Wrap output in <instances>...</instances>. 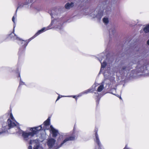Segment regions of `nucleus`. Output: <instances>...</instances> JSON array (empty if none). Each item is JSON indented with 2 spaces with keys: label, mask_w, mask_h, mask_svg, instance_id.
Returning a JSON list of instances; mask_svg holds the SVG:
<instances>
[{
  "label": "nucleus",
  "mask_w": 149,
  "mask_h": 149,
  "mask_svg": "<svg viewBox=\"0 0 149 149\" xmlns=\"http://www.w3.org/2000/svg\"><path fill=\"white\" fill-rule=\"evenodd\" d=\"M63 8V7L59 6H55L52 8L49 12V13L52 17V22L47 27H43L38 31V32L33 37L28 40H22L18 37L14 33H11L9 35L10 37L12 38V36H13V38L14 40H17L18 41L17 42L20 46L19 52V54L24 52L29 42L32 39L46 30L54 28L60 33H62L63 31V22L61 19L58 18L57 17L61 13Z\"/></svg>",
  "instance_id": "f257e3e1"
},
{
  "label": "nucleus",
  "mask_w": 149,
  "mask_h": 149,
  "mask_svg": "<svg viewBox=\"0 0 149 149\" xmlns=\"http://www.w3.org/2000/svg\"><path fill=\"white\" fill-rule=\"evenodd\" d=\"M50 118L49 117L43 123V124L36 127L31 128L30 129L31 132H26L21 130L19 127H17L16 129V132L19 135L22 134V136L25 140H27L31 137L33 136L38 133L39 131L42 128V125H43L42 130H45L49 128L50 123Z\"/></svg>",
  "instance_id": "f03ea898"
},
{
  "label": "nucleus",
  "mask_w": 149,
  "mask_h": 149,
  "mask_svg": "<svg viewBox=\"0 0 149 149\" xmlns=\"http://www.w3.org/2000/svg\"><path fill=\"white\" fill-rule=\"evenodd\" d=\"M109 3V0H106L101 4L100 10L97 12L98 7L95 10H92L91 13L89 14L90 16L96 20L100 21L103 16L104 12L107 14L110 12L111 8L108 5Z\"/></svg>",
  "instance_id": "7ed1b4c3"
},
{
  "label": "nucleus",
  "mask_w": 149,
  "mask_h": 149,
  "mask_svg": "<svg viewBox=\"0 0 149 149\" xmlns=\"http://www.w3.org/2000/svg\"><path fill=\"white\" fill-rule=\"evenodd\" d=\"M10 117L11 119H8L7 123H4L3 124L2 130L0 131V136H4L5 134L7 133L8 130L14 127H16L15 128L17 129V127L19 126V124L15 120L12 113L10 114Z\"/></svg>",
  "instance_id": "20e7f679"
},
{
  "label": "nucleus",
  "mask_w": 149,
  "mask_h": 149,
  "mask_svg": "<svg viewBox=\"0 0 149 149\" xmlns=\"http://www.w3.org/2000/svg\"><path fill=\"white\" fill-rule=\"evenodd\" d=\"M75 130L74 129L73 132L71 135L69 133H61L60 134L59 136L57 139L58 141L63 140L60 145L59 147L61 146L68 141L73 140L74 139L75 136Z\"/></svg>",
  "instance_id": "39448f33"
},
{
  "label": "nucleus",
  "mask_w": 149,
  "mask_h": 149,
  "mask_svg": "<svg viewBox=\"0 0 149 149\" xmlns=\"http://www.w3.org/2000/svg\"><path fill=\"white\" fill-rule=\"evenodd\" d=\"M100 56L101 57H100L98 58L100 61L101 63V69L100 72V73L102 72L104 68L107 65L106 61L108 60L106 55L104 53H102L100 54Z\"/></svg>",
  "instance_id": "423d86ee"
},
{
  "label": "nucleus",
  "mask_w": 149,
  "mask_h": 149,
  "mask_svg": "<svg viewBox=\"0 0 149 149\" xmlns=\"http://www.w3.org/2000/svg\"><path fill=\"white\" fill-rule=\"evenodd\" d=\"M29 144L33 146V149H43L42 147L40 146L39 141L38 139L31 140Z\"/></svg>",
  "instance_id": "0eeeda50"
},
{
  "label": "nucleus",
  "mask_w": 149,
  "mask_h": 149,
  "mask_svg": "<svg viewBox=\"0 0 149 149\" xmlns=\"http://www.w3.org/2000/svg\"><path fill=\"white\" fill-rule=\"evenodd\" d=\"M132 68L130 66H123L121 70H120V73L121 74H127L129 70Z\"/></svg>",
  "instance_id": "6e6552de"
},
{
  "label": "nucleus",
  "mask_w": 149,
  "mask_h": 149,
  "mask_svg": "<svg viewBox=\"0 0 149 149\" xmlns=\"http://www.w3.org/2000/svg\"><path fill=\"white\" fill-rule=\"evenodd\" d=\"M104 75L105 76V79L102 82L100 86L98 87L97 91L98 92H100L102 91L104 88V84L106 83V84H107L106 81H108L109 79L106 78L105 73H104Z\"/></svg>",
  "instance_id": "1a4fd4ad"
},
{
  "label": "nucleus",
  "mask_w": 149,
  "mask_h": 149,
  "mask_svg": "<svg viewBox=\"0 0 149 149\" xmlns=\"http://www.w3.org/2000/svg\"><path fill=\"white\" fill-rule=\"evenodd\" d=\"M50 132L52 134V137H56L59 134L58 130L55 129L52 125L50 126Z\"/></svg>",
  "instance_id": "9d476101"
},
{
  "label": "nucleus",
  "mask_w": 149,
  "mask_h": 149,
  "mask_svg": "<svg viewBox=\"0 0 149 149\" xmlns=\"http://www.w3.org/2000/svg\"><path fill=\"white\" fill-rule=\"evenodd\" d=\"M56 142V140L54 139L51 138L48 139L47 145L49 148H51L54 146Z\"/></svg>",
  "instance_id": "9b49d317"
},
{
  "label": "nucleus",
  "mask_w": 149,
  "mask_h": 149,
  "mask_svg": "<svg viewBox=\"0 0 149 149\" xmlns=\"http://www.w3.org/2000/svg\"><path fill=\"white\" fill-rule=\"evenodd\" d=\"M96 84H95L92 86V88H90L86 90V91H83V92H82V93H80L79 94L78 96H82L83 94H87L90 92H93L94 91V90L93 89V87H94V88L95 87H96Z\"/></svg>",
  "instance_id": "f8f14e48"
},
{
  "label": "nucleus",
  "mask_w": 149,
  "mask_h": 149,
  "mask_svg": "<svg viewBox=\"0 0 149 149\" xmlns=\"http://www.w3.org/2000/svg\"><path fill=\"white\" fill-rule=\"evenodd\" d=\"M97 131L98 129L97 128L95 129V141L97 144L99 146V147H100L101 146V144L100 143L99 138L98 135L97 133Z\"/></svg>",
  "instance_id": "ddd939ff"
},
{
  "label": "nucleus",
  "mask_w": 149,
  "mask_h": 149,
  "mask_svg": "<svg viewBox=\"0 0 149 149\" xmlns=\"http://www.w3.org/2000/svg\"><path fill=\"white\" fill-rule=\"evenodd\" d=\"M109 37L110 38L113 37L116 32V29L113 26L111 28L109 31Z\"/></svg>",
  "instance_id": "4468645a"
},
{
  "label": "nucleus",
  "mask_w": 149,
  "mask_h": 149,
  "mask_svg": "<svg viewBox=\"0 0 149 149\" xmlns=\"http://www.w3.org/2000/svg\"><path fill=\"white\" fill-rule=\"evenodd\" d=\"M74 6V3L73 2L67 3L65 5V7L66 9H70L73 7Z\"/></svg>",
  "instance_id": "2eb2a0df"
},
{
  "label": "nucleus",
  "mask_w": 149,
  "mask_h": 149,
  "mask_svg": "<svg viewBox=\"0 0 149 149\" xmlns=\"http://www.w3.org/2000/svg\"><path fill=\"white\" fill-rule=\"evenodd\" d=\"M143 31L146 33H147L149 32V24L146 25L144 28Z\"/></svg>",
  "instance_id": "dca6fc26"
},
{
  "label": "nucleus",
  "mask_w": 149,
  "mask_h": 149,
  "mask_svg": "<svg viewBox=\"0 0 149 149\" xmlns=\"http://www.w3.org/2000/svg\"><path fill=\"white\" fill-rule=\"evenodd\" d=\"M103 22L106 24H108L109 22L108 18L107 17H105L103 19Z\"/></svg>",
  "instance_id": "f3484780"
},
{
  "label": "nucleus",
  "mask_w": 149,
  "mask_h": 149,
  "mask_svg": "<svg viewBox=\"0 0 149 149\" xmlns=\"http://www.w3.org/2000/svg\"><path fill=\"white\" fill-rule=\"evenodd\" d=\"M132 24H131L132 26L138 23L139 22V20H132L131 21Z\"/></svg>",
  "instance_id": "a211bd4d"
},
{
  "label": "nucleus",
  "mask_w": 149,
  "mask_h": 149,
  "mask_svg": "<svg viewBox=\"0 0 149 149\" xmlns=\"http://www.w3.org/2000/svg\"><path fill=\"white\" fill-rule=\"evenodd\" d=\"M144 66H142L140 67V68L137 70V71L139 73L140 72H141L143 73L142 72L144 71Z\"/></svg>",
  "instance_id": "6ab92c4d"
},
{
  "label": "nucleus",
  "mask_w": 149,
  "mask_h": 149,
  "mask_svg": "<svg viewBox=\"0 0 149 149\" xmlns=\"http://www.w3.org/2000/svg\"><path fill=\"white\" fill-rule=\"evenodd\" d=\"M19 77H20V81L19 82V85H24V83L21 81V79L20 78V75L19 74Z\"/></svg>",
  "instance_id": "aec40b11"
},
{
  "label": "nucleus",
  "mask_w": 149,
  "mask_h": 149,
  "mask_svg": "<svg viewBox=\"0 0 149 149\" xmlns=\"http://www.w3.org/2000/svg\"><path fill=\"white\" fill-rule=\"evenodd\" d=\"M123 149H131V148H129L128 147L127 144H126L125 145V147Z\"/></svg>",
  "instance_id": "412c9836"
},
{
  "label": "nucleus",
  "mask_w": 149,
  "mask_h": 149,
  "mask_svg": "<svg viewBox=\"0 0 149 149\" xmlns=\"http://www.w3.org/2000/svg\"><path fill=\"white\" fill-rule=\"evenodd\" d=\"M100 99V98H99L98 97H97V99H96V102H98Z\"/></svg>",
  "instance_id": "4be33fe9"
},
{
  "label": "nucleus",
  "mask_w": 149,
  "mask_h": 149,
  "mask_svg": "<svg viewBox=\"0 0 149 149\" xmlns=\"http://www.w3.org/2000/svg\"><path fill=\"white\" fill-rule=\"evenodd\" d=\"M28 149H32V146H29L28 147Z\"/></svg>",
  "instance_id": "5701e85b"
},
{
  "label": "nucleus",
  "mask_w": 149,
  "mask_h": 149,
  "mask_svg": "<svg viewBox=\"0 0 149 149\" xmlns=\"http://www.w3.org/2000/svg\"><path fill=\"white\" fill-rule=\"evenodd\" d=\"M60 98H61V97H60V95L58 96L57 98L56 101H57L58 100H59Z\"/></svg>",
  "instance_id": "b1692460"
},
{
  "label": "nucleus",
  "mask_w": 149,
  "mask_h": 149,
  "mask_svg": "<svg viewBox=\"0 0 149 149\" xmlns=\"http://www.w3.org/2000/svg\"><path fill=\"white\" fill-rule=\"evenodd\" d=\"M147 43L149 45V39L147 41Z\"/></svg>",
  "instance_id": "393cba45"
},
{
  "label": "nucleus",
  "mask_w": 149,
  "mask_h": 149,
  "mask_svg": "<svg viewBox=\"0 0 149 149\" xmlns=\"http://www.w3.org/2000/svg\"><path fill=\"white\" fill-rule=\"evenodd\" d=\"M15 27V25H14V29H13V32H14Z\"/></svg>",
  "instance_id": "a878e982"
},
{
  "label": "nucleus",
  "mask_w": 149,
  "mask_h": 149,
  "mask_svg": "<svg viewBox=\"0 0 149 149\" xmlns=\"http://www.w3.org/2000/svg\"><path fill=\"white\" fill-rule=\"evenodd\" d=\"M73 97L74 98H75V97H76V96H73Z\"/></svg>",
  "instance_id": "bb28decb"
},
{
  "label": "nucleus",
  "mask_w": 149,
  "mask_h": 149,
  "mask_svg": "<svg viewBox=\"0 0 149 149\" xmlns=\"http://www.w3.org/2000/svg\"><path fill=\"white\" fill-rule=\"evenodd\" d=\"M65 97H70V96H65Z\"/></svg>",
  "instance_id": "cd10ccee"
},
{
  "label": "nucleus",
  "mask_w": 149,
  "mask_h": 149,
  "mask_svg": "<svg viewBox=\"0 0 149 149\" xmlns=\"http://www.w3.org/2000/svg\"><path fill=\"white\" fill-rule=\"evenodd\" d=\"M136 63V62H134V63H133L134 64V63Z\"/></svg>",
  "instance_id": "c85d7f7f"
},
{
  "label": "nucleus",
  "mask_w": 149,
  "mask_h": 149,
  "mask_svg": "<svg viewBox=\"0 0 149 149\" xmlns=\"http://www.w3.org/2000/svg\"><path fill=\"white\" fill-rule=\"evenodd\" d=\"M139 67V66H137V68Z\"/></svg>",
  "instance_id": "c756f323"
}]
</instances>
